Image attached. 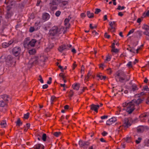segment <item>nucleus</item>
Returning <instances> with one entry per match:
<instances>
[{
    "label": "nucleus",
    "instance_id": "nucleus-10",
    "mask_svg": "<svg viewBox=\"0 0 149 149\" xmlns=\"http://www.w3.org/2000/svg\"><path fill=\"white\" fill-rule=\"evenodd\" d=\"M72 45H62L60 46L58 48V51L61 52H62L65 49H68L69 48L71 47Z\"/></svg>",
    "mask_w": 149,
    "mask_h": 149
},
{
    "label": "nucleus",
    "instance_id": "nucleus-63",
    "mask_svg": "<svg viewBox=\"0 0 149 149\" xmlns=\"http://www.w3.org/2000/svg\"><path fill=\"white\" fill-rule=\"evenodd\" d=\"M84 67L83 65H82V66L81 67V74H82L83 72L84 71Z\"/></svg>",
    "mask_w": 149,
    "mask_h": 149
},
{
    "label": "nucleus",
    "instance_id": "nucleus-52",
    "mask_svg": "<svg viewBox=\"0 0 149 149\" xmlns=\"http://www.w3.org/2000/svg\"><path fill=\"white\" fill-rule=\"evenodd\" d=\"M52 80V78L51 77L49 78V80L47 82V83L48 84H50L51 83Z\"/></svg>",
    "mask_w": 149,
    "mask_h": 149
},
{
    "label": "nucleus",
    "instance_id": "nucleus-45",
    "mask_svg": "<svg viewBox=\"0 0 149 149\" xmlns=\"http://www.w3.org/2000/svg\"><path fill=\"white\" fill-rule=\"evenodd\" d=\"M29 115V113H27L26 114H25L24 115V118L26 119H27L28 118Z\"/></svg>",
    "mask_w": 149,
    "mask_h": 149
},
{
    "label": "nucleus",
    "instance_id": "nucleus-41",
    "mask_svg": "<svg viewBox=\"0 0 149 149\" xmlns=\"http://www.w3.org/2000/svg\"><path fill=\"white\" fill-rule=\"evenodd\" d=\"M143 28L146 31H148L149 29V26L147 25H144Z\"/></svg>",
    "mask_w": 149,
    "mask_h": 149
},
{
    "label": "nucleus",
    "instance_id": "nucleus-64",
    "mask_svg": "<svg viewBox=\"0 0 149 149\" xmlns=\"http://www.w3.org/2000/svg\"><path fill=\"white\" fill-rule=\"evenodd\" d=\"M11 9V7L9 6H8L6 8L7 11L10 12L9 11Z\"/></svg>",
    "mask_w": 149,
    "mask_h": 149
},
{
    "label": "nucleus",
    "instance_id": "nucleus-48",
    "mask_svg": "<svg viewBox=\"0 0 149 149\" xmlns=\"http://www.w3.org/2000/svg\"><path fill=\"white\" fill-rule=\"evenodd\" d=\"M101 11V10L100 9L96 8L95 13L96 14H97Z\"/></svg>",
    "mask_w": 149,
    "mask_h": 149
},
{
    "label": "nucleus",
    "instance_id": "nucleus-6",
    "mask_svg": "<svg viewBox=\"0 0 149 149\" xmlns=\"http://www.w3.org/2000/svg\"><path fill=\"white\" fill-rule=\"evenodd\" d=\"M59 29L56 26L53 27L49 31L50 34L51 35L54 36L59 33Z\"/></svg>",
    "mask_w": 149,
    "mask_h": 149
},
{
    "label": "nucleus",
    "instance_id": "nucleus-54",
    "mask_svg": "<svg viewBox=\"0 0 149 149\" xmlns=\"http://www.w3.org/2000/svg\"><path fill=\"white\" fill-rule=\"evenodd\" d=\"M111 59V56L109 55H108L107 56L106 59L105 60L107 61H109Z\"/></svg>",
    "mask_w": 149,
    "mask_h": 149
},
{
    "label": "nucleus",
    "instance_id": "nucleus-58",
    "mask_svg": "<svg viewBox=\"0 0 149 149\" xmlns=\"http://www.w3.org/2000/svg\"><path fill=\"white\" fill-rule=\"evenodd\" d=\"M107 134V132L105 131H104L102 133V134L104 136H106Z\"/></svg>",
    "mask_w": 149,
    "mask_h": 149
},
{
    "label": "nucleus",
    "instance_id": "nucleus-35",
    "mask_svg": "<svg viewBox=\"0 0 149 149\" xmlns=\"http://www.w3.org/2000/svg\"><path fill=\"white\" fill-rule=\"evenodd\" d=\"M142 91H149V88H148L147 86H144L143 87V88L142 89Z\"/></svg>",
    "mask_w": 149,
    "mask_h": 149
},
{
    "label": "nucleus",
    "instance_id": "nucleus-40",
    "mask_svg": "<svg viewBox=\"0 0 149 149\" xmlns=\"http://www.w3.org/2000/svg\"><path fill=\"white\" fill-rule=\"evenodd\" d=\"M91 74L90 72H88L87 75L85 77V80L86 81H88V79L89 78L90 76H91Z\"/></svg>",
    "mask_w": 149,
    "mask_h": 149
},
{
    "label": "nucleus",
    "instance_id": "nucleus-57",
    "mask_svg": "<svg viewBox=\"0 0 149 149\" xmlns=\"http://www.w3.org/2000/svg\"><path fill=\"white\" fill-rule=\"evenodd\" d=\"M90 27L91 29H94L96 28L97 27V26L96 25H95L94 26H92V24H90Z\"/></svg>",
    "mask_w": 149,
    "mask_h": 149
},
{
    "label": "nucleus",
    "instance_id": "nucleus-53",
    "mask_svg": "<svg viewBox=\"0 0 149 149\" xmlns=\"http://www.w3.org/2000/svg\"><path fill=\"white\" fill-rule=\"evenodd\" d=\"M55 98L56 97H55V96H52L51 97V102L52 104H53V102H54V100L55 99Z\"/></svg>",
    "mask_w": 149,
    "mask_h": 149
},
{
    "label": "nucleus",
    "instance_id": "nucleus-55",
    "mask_svg": "<svg viewBox=\"0 0 149 149\" xmlns=\"http://www.w3.org/2000/svg\"><path fill=\"white\" fill-rule=\"evenodd\" d=\"M136 33L140 36L141 37L142 36V32L141 31H138L136 32Z\"/></svg>",
    "mask_w": 149,
    "mask_h": 149
},
{
    "label": "nucleus",
    "instance_id": "nucleus-42",
    "mask_svg": "<svg viewBox=\"0 0 149 149\" xmlns=\"http://www.w3.org/2000/svg\"><path fill=\"white\" fill-rule=\"evenodd\" d=\"M143 46V45H141L140 46L138 47V48L136 49V53H138L139 50L141 49V47Z\"/></svg>",
    "mask_w": 149,
    "mask_h": 149
},
{
    "label": "nucleus",
    "instance_id": "nucleus-38",
    "mask_svg": "<svg viewBox=\"0 0 149 149\" xmlns=\"http://www.w3.org/2000/svg\"><path fill=\"white\" fill-rule=\"evenodd\" d=\"M36 30H36V28L34 27H34H31L30 28V29H29V31L30 32H31H31H33L34 31H36Z\"/></svg>",
    "mask_w": 149,
    "mask_h": 149
},
{
    "label": "nucleus",
    "instance_id": "nucleus-25",
    "mask_svg": "<svg viewBox=\"0 0 149 149\" xmlns=\"http://www.w3.org/2000/svg\"><path fill=\"white\" fill-rule=\"evenodd\" d=\"M73 88L76 90H79V84H76L72 85Z\"/></svg>",
    "mask_w": 149,
    "mask_h": 149
},
{
    "label": "nucleus",
    "instance_id": "nucleus-56",
    "mask_svg": "<svg viewBox=\"0 0 149 149\" xmlns=\"http://www.w3.org/2000/svg\"><path fill=\"white\" fill-rule=\"evenodd\" d=\"M108 117V116H102L101 117V118L103 120L104 119H107Z\"/></svg>",
    "mask_w": 149,
    "mask_h": 149
},
{
    "label": "nucleus",
    "instance_id": "nucleus-59",
    "mask_svg": "<svg viewBox=\"0 0 149 149\" xmlns=\"http://www.w3.org/2000/svg\"><path fill=\"white\" fill-rule=\"evenodd\" d=\"M48 85L47 84L44 85L42 86V88L43 89H46L48 87Z\"/></svg>",
    "mask_w": 149,
    "mask_h": 149
},
{
    "label": "nucleus",
    "instance_id": "nucleus-43",
    "mask_svg": "<svg viewBox=\"0 0 149 149\" xmlns=\"http://www.w3.org/2000/svg\"><path fill=\"white\" fill-rule=\"evenodd\" d=\"M125 8L124 6H123L122 7H121L120 5L118 6L117 9L119 10H122L124 9Z\"/></svg>",
    "mask_w": 149,
    "mask_h": 149
},
{
    "label": "nucleus",
    "instance_id": "nucleus-22",
    "mask_svg": "<svg viewBox=\"0 0 149 149\" xmlns=\"http://www.w3.org/2000/svg\"><path fill=\"white\" fill-rule=\"evenodd\" d=\"M7 102L4 101L3 100H0V107H3L7 105Z\"/></svg>",
    "mask_w": 149,
    "mask_h": 149
},
{
    "label": "nucleus",
    "instance_id": "nucleus-26",
    "mask_svg": "<svg viewBox=\"0 0 149 149\" xmlns=\"http://www.w3.org/2000/svg\"><path fill=\"white\" fill-rule=\"evenodd\" d=\"M144 145L145 146H149V139H146L144 140Z\"/></svg>",
    "mask_w": 149,
    "mask_h": 149
},
{
    "label": "nucleus",
    "instance_id": "nucleus-17",
    "mask_svg": "<svg viewBox=\"0 0 149 149\" xmlns=\"http://www.w3.org/2000/svg\"><path fill=\"white\" fill-rule=\"evenodd\" d=\"M50 18L49 15L47 13H45L43 14L42 15V19L45 21H47Z\"/></svg>",
    "mask_w": 149,
    "mask_h": 149
},
{
    "label": "nucleus",
    "instance_id": "nucleus-8",
    "mask_svg": "<svg viewBox=\"0 0 149 149\" xmlns=\"http://www.w3.org/2000/svg\"><path fill=\"white\" fill-rule=\"evenodd\" d=\"M89 144V143L88 141H85L82 140H80L79 142V144L80 147L83 148H87Z\"/></svg>",
    "mask_w": 149,
    "mask_h": 149
},
{
    "label": "nucleus",
    "instance_id": "nucleus-29",
    "mask_svg": "<svg viewBox=\"0 0 149 149\" xmlns=\"http://www.w3.org/2000/svg\"><path fill=\"white\" fill-rule=\"evenodd\" d=\"M41 139L44 141H45L46 140L47 135L45 133H42Z\"/></svg>",
    "mask_w": 149,
    "mask_h": 149
},
{
    "label": "nucleus",
    "instance_id": "nucleus-11",
    "mask_svg": "<svg viewBox=\"0 0 149 149\" xmlns=\"http://www.w3.org/2000/svg\"><path fill=\"white\" fill-rule=\"evenodd\" d=\"M149 114L146 113L142 114L140 116V120L142 122H145V120L148 118Z\"/></svg>",
    "mask_w": 149,
    "mask_h": 149
},
{
    "label": "nucleus",
    "instance_id": "nucleus-23",
    "mask_svg": "<svg viewBox=\"0 0 149 149\" xmlns=\"http://www.w3.org/2000/svg\"><path fill=\"white\" fill-rule=\"evenodd\" d=\"M1 97L3 99L2 100L6 102L8 101V99L9 98L8 96L6 95H2Z\"/></svg>",
    "mask_w": 149,
    "mask_h": 149
},
{
    "label": "nucleus",
    "instance_id": "nucleus-7",
    "mask_svg": "<svg viewBox=\"0 0 149 149\" xmlns=\"http://www.w3.org/2000/svg\"><path fill=\"white\" fill-rule=\"evenodd\" d=\"M21 52L20 47H16L13 48L12 50V53L13 55L16 56H18Z\"/></svg>",
    "mask_w": 149,
    "mask_h": 149
},
{
    "label": "nucleus",
    "instance_id": "nucleus-2",
    "mask_svg": "<svg viewBox=\"0 0 149 149\" xmlns=\"http://www.w3.org/2000/svg\"><path fill=\"white\" fill-rule=\"evenodd\" d=\"M115 79L117 81L123 83L124 81H128L130 79V76L126 75L122 71H118L116 73Z\"/></svg>",
    "mask_w": 149,
    "mask_h": 149
},
{
    "label": "nucleus",
    "instance_id": "nucleus-20",
    "mask_svg": "<svg viewBox=\"0 0 149 149\" xmlns=\"http://www.w3.org/2000/svg\"><path fill=\"white\" fill-rule=\"evenodd\" d=\"M54 45L53 43H49L47 47L45 49V51L48 52L50 50V49H52Z\"/></svg>",
    "mask_w": 149,
    "mask_h": 149
},
{
    "label": "nucleus",
    "instance_id": "nucleus-21",
    "mask_svg": "<svg viewBox=\"0 0 149 149\" xmlns=\"http://www.w3.org/2000/svg\"><path fill=\"white\" fill-rule=\"evenodd\" d=\"M12 15V13L10 12L7 11L6 14L5 15V17L7 19V21H8V19L10 18Z\"/></svg>",
    "mask_w": 149,
    "mask_h": 149
},
{
    "label": "nucleus",
    "instance_id": "nucleus-18",
    "mask_svg": "<svg viewBox=\"0 0 149 149\" xmlns=\"http://www.w3.org/2000/svg\"><path fill=\"white\" fill-rule=\"evenodd\" d=\"M33 148L35 149H44V147L41 144H38L35 145Z\"/></svg>",
    "mask_w": 149,
    "mask_h": 149
},
{
    "label": "nucleus",
    "instance_id": "nucleus-49",
    "mask_svg": "<svg viewBox=\"0 0 149 149\" xmlns=\"http://www.w3.org/2000/svg\"><path fill=\"white\" fill-rule=\"evenodd\" d=\"M111 52L116 53L118 52V50L117 49H115V48H114L112 49Z\"/></svg>",
    "mask_w": 149,
    "mask_h": 149
},
{
    "label": "nucleus",
    "instance_id": "nucleus-5",
    "mask_svg": "<svg viewBox=\"0 0 149 149\" xmlns=\"http://www.w3.org/2000/svg\"><path fill=\"white\" fill-rule=\"evenodd\" d=\"M6 61L7 64L10 66H11L13 64H15V61L14 58L11 55L8 56Z\"/></svg>",
    "mask_w": 149,
    "mask_h": 149
},
{
    "label": "nucleus",
    "instance_id": "nucleus-13",
    "mask_svg": "<svg viewBox=\"0 0 149 149\" xmlns=\"http://www.w3.org/2000/svg\"><path fill=\"white\" fill-rule=\"evenodd\" d=\"M99 107L100 106L99 105H96L93 104L91 105V109L95 111L96 113L98 112V109Z\"/></svg>",
    "mask_w": 149,
    "mask_h": 149
},
{
    "label": "nucleus",
    "instance_id": "nucleus-51",
    "mask_svg": "<svg viewBox=\"0 0 149 149\" xmlns=\"http://www.w3.org/2000/svg\"><path fill=\"white\" fill-rule=\"evenodd\" d=\"M1 125L3 127H4L6 125V123L5 121H3L1 123Z\"/></svg>",
    "mask_w": 149,
    "mask_h": 149
},
{
    "label": "nucleus",
    "instance_id": "nucleus-3",
    "mask_svg": "<svg viewBox=\"0 0 149 149\" xmlns=\"http://www.w3.org/2000/svg\"><path fill=\"white\" fill-rule=\"evenodd\" d=\"M29 41V40L28 38H26L25 39L24 43V47H26V46H29V45L32 47L34 46L36 42V40L33 39H32L30 42Z\"/></svg>",
    "mask_w": 149,
    "mask_h": 149
},
{
    "label": "nucleus",
    "instance_id": "nucleus-4",
    "mask_svg": "<svg viewBox=\"0 0 149 149\" xmlns=\"http://www.w3.org/2000/svg\"><path fill=\"white\" fill-rule=\"evenodd\" d=\"M133 120L130 118H125L123 121V126L125 128L130 126L132 123Z\"/></svg>",
    "mask_w": 149,
    "mask_h": 149
},
{
    "label": "nucleus",
    "instance_id": "nucleus-34",
    "mask_svg": "<svg viewBox=\"0 0 149 149\" xmlns=\"http://www.w3.org/2000/svg\"><path fill=\"white\" fill-rule=\"evenodd\" d=\"M142 140V138L141 137H139L138 139L135 141V142L137 144H139L140 143Z\"/></svg>",
    "mask_w": 149,
    "mask_h": 149
},
{
    "label": "nucleus",
    "instance_id": "nucleus-9",
    "mask_svg": "<svg viewBox=\"0 0 149 149\" xmlns=\"http://www.w3.org/2000/svg\"><path fill=\"white\" fill-rule=\"evenodd\" d=\"M116 22L113 21V22H109V24L110 26V27L108 29L109 31L111 32H113L115 30V26Z\"/></svg>",
    "mask_w": 149,
    "mask_h": 149
},
{
    "label": "nucleus",
    "instance_id": "nucleus-16",
    "mask_svg": "<svg viewBox=\"0 0 149 149\" xmlns=\"http://www.w3.org/2000/svg\"><path fill=\"white\" fill-rule=\"evenodd\" d=\"M71 19V17H68V18L65 19L64 20V24L66 26V28H69L70 26V24L69 22Z\"/></svg>",
    "mask_w": 149,
    "mask_h": 149
},
{
    "label": "nucleus",
    "instance_id": "nucleus-14",
    "mask_svg": "<svg viewBox=\"0 0 149 149\" xmlns=\"http://www.w3.org/2000/svg\"><path fill=\"white\" fill-rule=\"evenodd\" d=\"M57 2L56 0H53L52 2L50 3V7L53 10H55L56 8V5Z\"/></svg>",
    "mask_w": 149,
    "mask_h": 149
},
{
    "label": "nucleus",
    "instance_id": "nucleus-60",
    "mask_svg": "<svg viewBox=\"0 0 149 149\" xmlns=\"http://www.w3.org/2000/svg\"><path fill=\"white\" fill-rule=\"evenodd\" d=\"M107 72L108 74H111V73L112 71L111 69V68L108 69L107 70Z\"/></svg>",
    "mask_w": 149,
    "mask_h": 149
},
{
    "label": "nucleus",
    "instance_id": "nucleus-46",
    "mask_svg": "<svg viewBox=\"0 0 149 149\" xmlns=\"http://www.w3.org/2000/svg\"><path fill=\"white\" fill-rule=\"evenodd\" d=\"M61 12L59 10L57 11L55 13V15L57 17H59L61 14Z\"/></svg>",
    "mask_w": 149,
    "mask_h": 149
},
{
    "label": "nucleus",
    "instance_id": "nucleus-44",
    "mask_svg": "<svg viewBox=\"0 0 149 149\" xmlns=\"http://www.w3.org/2000/svg\"><path fill=\"white\" fill-rule=\"evenodd\" d=\"M127 66L129 67H132V62L131 61L128 62L127 65Z\"/></svg>",
    "mask_w": 149,
    "mask_h": 149
},
{
    "label": "nucleus",
    "instance_id": "nucleus-61",
    "mask_svg": "<svg viewBox=\"0 0 149 149\" xmlns=\"http://www.w3.org/2000/svg\"><path fill=\"white\" fill-rule=\"evenodd\" d=\"M143 33L144 34L146 35V36H148L149 35V32L148 31H146L144 32Z\"/></svg>",
    "mask_w": 149,
    "mask_h": 149
},
{
    "label": "nucleus",
    "instance_id": "nucleus-1",
    "mask_svg": "<svg viewBox=\"0 0 149 149\" xmlns=\"http://www.w3.org/2000/svg\"><path fill=\"white\" fill-rule=\"evenodd\" d=\"M144 99L139 98L137 100L134 99L130 102H126L123 103L122 105L126 107V111L129 114L131 113L143 101Z\"/></svg>",
    "mask_w": 149,
    "mask_h": 149
},
{
    "label": "nucleus",
    "instance_id": "nucleus-62",
    "mask_svg": "<svg viewBox=\"0 0 149 149\" xmlns=\"http://www.w3.org/2000/svg\"><path fill=\"white\" fill-rule=\"evenodd\" d=\"M105 67V65L104 63H101L100 64V67L103 68L104 67Z\"/></svg>",
    "mask_w": 149,
    "mask_h": 149
},
{
    "label": "nucleus",
    "instance_id": "nucleus-36",
    "mask_svg": "<svg viewBox=\"0 0 149 149\" xmlns=\"http://www.w3.org/2000/svg\"><path fill=\"white\" fill-rule=\"evenodd\" d=\"M131 50H130V52H132L134 53H136V50L135 49V48L134 47H130Z\"/></svg>",
    "mask_w": 149,
    "mask_h": 149
},
{
    "label": "nucleus",
    "instance_id": "nucleus-50",
    "mask_svg": "<svg viewBox=\"0 0 149 149\" xmlns=\"http://www.w3.org/2000/svg\"><path fill=\"white\" fill-rule=\"evenodd\" d=\"M61 134V132H55L54 133V135L58 137L59 136V135H60Z\"/></svg>",
    "mask_w": 149,
    "mask_h": 149
},
{
    "label": "nucleus",
    "instance_id": "nucleus-27",
    "mask_svg": "<svg viewBox=\"0 0 149 149\" xmlns=\"http://www.w3.org/2000/svg\"><path fill=\"white\" fill-rule=\"evenodd\" d=\"M34 27L36 28V29L37 30L39 29L40 27V23L39 22H36L35 23L34 26Z\"/></svg>",
    "mask_w": 149,
    "mask_h": 149
},
{
    "label": "nucleus",
    "instance_id": "nucleus-30",
    "mask_svg": "<svg viewBox=\"0 0 149 149\" xmlns=\"http://www.w3.org/2000/svg\"><path fill=\"white\" fill-rule=\"evenodd\" d=\"M143 131V128L142 127H138L137 129V131L138 133H141Z\"/></svg>",
    "mask_w": 149,
    "mask_h": 149
},
{
    "label": "nucleus",
    "instance_id": "nucleus-32",
    "mask_svg": "<svg viewBox=\"0 0 149 149\" xmlns=\"http://www.w3.org/2000/svg\"><path fill=\"white\" fill-rule=\"evenodd\" d=\"M16 125L18 126H20L22 124V123L20 119L19 118L16 122Z\"/></svg>",
    "mask_w": 149,
    "mask_h": 149
},
{
    "label": "nucleus",
    "instance_id": "nucleus-15",
    "mask_svg": "<svg viewBox=\"0 0 149 149\" xmlns=\"http://www.w3.org/2000/svg\"><path fill=\"white\" fill-rule=\"evenodd\" d=\"M13 40H10L8 42H4L2 44V46L3 47L6 48L8 47L10 45H11L13 42Z\"/></svg>",
    "mask_w": 149,
    "mask_h": 149
},
{
    "label": "nucleus",
    "instance_id": "nucleus-19",
    "mask_svg": "<svg viewBox=\"0 0 149 149\" xmlns=\"http://www.w3.org/2000/svg\"><path fill=\"white\" fill-rule=\"evenodd\" d=\"M138 89V88L137 85L135 84H133L131 87V89L130 90L131 92H134Z\"/></svg>",
    "mask_w": 149,
    "mask_h": 149
},
{
    "label": "nucleus",
    "instance_id": "nucleus-24",
    "mask_svg": "<svg viewBox=\"0 0 149 149\" xmlns=\"http://www.w3.org/2000/svg\"><path fill=\"white\" fill-rule=\"evenodd\" d=\"M61 3L60 4V6L63 7V6H65L68 4V1H63V0H61Z\"/></svg>",
    "mask_w": 149,
    "mask_h": 149
},
{
    "label": "nucleus",
    "instance_id": "nucleus-37",
    "mask_svg": "<svg viewBox=\"0 0 149 149\" xmlns=\"http://www.w3.org/2000/svg\"><path fill=\"white\" fill-rule=\"evenodd\" d=\"M74 92L73 91L71 90L69 93V96L70 98L71 99L72 97L73 96L74 94Z\"/></svg>",
    "mask_w": 149,
    "mask_h": 149
},
{
    "label": "nucleus",
    "instance_id": "nucleus-39",
    "mask_svg": "<svg viewBox=\"0 0 149 149\" xmlns=\"http://www.w3.org/2000/svg\"><path fill=\"white\" fill-rule=\"evenodd\" d=\"M38 79L40 82L41 83H43V80L41 75H39V78H38Z\"/></svg>",
    "mask_w": 149,
    "mask_h": 149
},
{
    "label": "nucleus",
    "instance_id": "nucleus-31",
    "mask_svg": "<svg viewBox=\"0 0 149 149\" xmlns=\"http://www.w3.org/2000/svg\"><path fill=\"white\" fill-rule=\"evenodd\" d=\"M36 52V50L35 49H31L29 51V53L30 54H34Z\"/></svg>",
    "mask_w": 149,
    "mask_h": 149
},
{
    "label": "nucleus",
    "instance_id": "nucleus-28",
    "mask_svg": "<svg viewBox=\"0 0 149 149\" xmlns=\"http://www.w3.org/2000/svg\"><path fill=\"white\" fill-rule=\"evenodd\" d=\"M87 15L89 18H92L94 17V14L91 13L89 11H88L87 13Z\"/></svg>",
    "mask_w": 149,
    "mask_h": 149
},
{
    "label": "nucleus",
    "instance_id": "nucleus-47",
    "mask_svg": "<svg viewBox=\"0 0 149 149\" xmlns=\"http://www.w3.org/2000/svg\"><path fill=\"white\" fill-rule=\"evenodd\" d=\"M135 30L134 29H133L132 30H130L127 36H128L132 33Z\"/></svg>",
    "mask_w": 149,
    "mask_h": 149
},
{
    "label": "nucleus",
    "instance_id": "nucleus-33",
    "mask_svg": "<svg viewBox=\"0 0 149 149\" xmlns=\"http://www.w3.org/2000/svg\"><path fill=\"white\" fill-rule=\"evenodd\" d=\"M33 63L37 64L38 63V57H35L33 59Z\"/></svg>",
    "mask_w": 149,
    "mask_h": 149
},
{
    "label": "nucleus",
    "instance_id": "nucleus-12",
    "mask_svg": "<svg viewBox=\"0 0 149 149\" xmlns=\"http://www.w3.org/2000/svg\"><path fill=\"white\" fill-rule=\"evenodd\" d=\"M116 118L115 117L111 118L108 120L106 122V124L107 125H110L115 123L116 121Z\"/></svg>",
    "mask_w": 149,
    "mask_h": 149
}]
</instances>
